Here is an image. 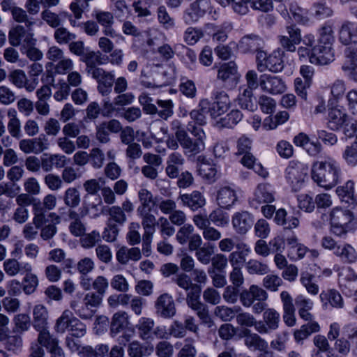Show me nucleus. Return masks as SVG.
I'll use <instances>...</instances> for the list:
<instances>
[{
  "instance_id": "nucleus-1",
  "label": "nucleus",
  "mask_w": 357,
  "mask_h": 357,
  "mask_svg": "<svg viewBox=\"0 0 357 357\" xmlns=\"http://www.w3.org/2000/svg\"><path fill=\"white\" fill-rule=\"evenodd\" d=\"M193 109L190 113L191 121L188 124V131L196 137L193 141L188 135L180 121L176 119L172 122V129L174 132L177 141L181 146L191 153H198L205 149L206 134L201 126L206 123V113L208 111L202 112L201 107Z\"/></svg>"
},
{
  "instance_id": "nucleus-2",
  "label": "nucleus",
  "mask_w": 357,
  "mask_h": 357,
  "mask_svg": "<svg viewBox=\"0 0 357 357\" xmlns=\"http://www.w3.org/2000/svg\"><path fill=\"white\" fill-rule=\"evenodd\" d=\"M340 43L349 46L344 51V61L342 66L344 73L357 82V24L344 21L338 29Z\"/></svg>"
},
{
  "instance_id": "nucleus-3",
  "label": "nucleus",
  "mask_w": 357,
  "mask_h": 357,
  "mask_svg": "<svg viewBox=\"0 0 357 357\" xmlns=\"http://www.w3.org/2000/svg\"><path fill=\"white\" fill-rule=\"evenodd\" d=\"M342 170L340 163L334 158L328 157L317 160L311 167V178L321 188L326 190L336 186L341 180Z\"/></svg>"
},
{
  "instance_id": "nucleus-4",
  "label": "nucleus",
  "mask_w": 357,
  "mask_h": 357,
  "mask_svg": "<svg viewBox=\"0 0 357 357\" xmlns=\"http://www.w3.org/2000/svg\"><path fill=\"white\" fill-rule=\"evenodd\" d=\"M315 37L312 33H306L303 38V45L297 49L299 60L309 61L314 65H328L335 60L333 47L314 45Z\"/></svg>"
},
{
  "instance_id": "nucleus-5",
  "label": "nucleus",
  "mask_w": 357,
  "mask_h": 357,
  "mask_svg": "<svg viewBox=\"0 0 357 357\" xmlns=\"http://www.w3.org/2000/svg\"><path fill=\"white\" fill-rule=\"evenodd\" d=\"M328 222L331 233L340 238L346 236L356 228L354 213L341 206H335L328 211Z\"/></svg>"
},
{
  "instance_id": "nucleus-6",
  "label": "nucleus",
  "mask_w": 357,
  "mask_h": 357,
  "mask_svg": "<svg viewBox=\"0 0 357 357\" xmlns=\"http://www.w3.org/2000/svg\"><path fill=\"white\" fill-rule=\"evenodd\" d=\"M199 106L202 112L208 110L211 119L216 122L229 109L231 100L226 92L218 91L214 93L213 102L204 99L200 101Z\"/></svg>"
},
{
  "instance_id": "nucleus-7",
  "label": "nucleus",
  "mask_w": 357,
  "mask_h": 357,
  "mask_svg": "<svg viewBox=\"0 0 357 357\" xmlns=\"http://www.w3.org/2000/svg\"><path fill=\"white\" fill-rule=\"evenodd\" d=\"M284 54L280 49L274 50L268 55L264 51H258L256 56L258 70L261 72L266 70L273 73L282 71L284 68Z\"/></svg>"
},
{
  "instance_id": "nucleus-8",
  "label": "nucleus",
  "mask_w": 357,
  "mask_h": 357,
  "mask_svg": "<svg viewBox=\"0 0 357 357\" xmlns=\"http://www.w3.org/2000/svg\"><path fill=\"white\" fill-rule=\"evenodd\" d=\"M307 165L292 160L289 162L286 169V179L292 190L296 192L300 190L304 185L308 174Z\"/></svg>"
},
{
  "instance_id": "nucleus-9",
  "label": "nucleus",
  "mask_w": 357,
  "mask_h": 357,
  "mask_svg": "<svg viewBox=\"0 0 357 357\" xmlns=\"http://www.w3.org/2000/svg\"><path fill=\"white\" fill-rule=\"evenodd\" d=\"M275 192L271 185L267 183H259L255 189L250 204L258 208L263 204H271L275 200Z\"/></svg>"
},
{
  "instance_id": "nucleus-10",
  "label": "nucleus",
  "mask_w": 357,
  "mask_h": 357,
  "mask_svg": "<svg viewBox=\"0 0 357 357\" xmlns=\"http://www.w3.org/2000/svg\"><path fill=\"white\" fill-rule=\"evenodd\" d=\"M211 9V0H196L185 9L183 20L186 24L195 23Z\"/></svg>"
},
{
  "instance_id": "nucleus-11",
  "label": "nucleus",
  "mask_w": 357,
  "mask_h": 357,
  "mask_svg": "<svg viewBox=\"0 0 357 357\" xmlns=\"http://www.w3.org/2000/svg\"><path fill=\"white\" fill-rule=\"evenodd\" d=\"M259 87L263 92L278 95L287 89L284 81L279 76L264 74L259 77Z\"/></svg>"
},
{
  "instance_id": "nucleus-12",
  "label": "nucleus",
  "mask_w": 357,
  "mask_h": 357,
  "mask_svg": "<svg viewBox=\"0 0 357 357\" xmlns=\"http://www.w3.org/2000/svg\"><path fill=\"white\" fill-rule=\"evenodd\" d=\"M215 201L221 208L229 210L238 201V191L234 187L224 185L218 188L216 192Z\"/></svg>"
},
{
  "instance_id": "nucleus-13",
  "label": "nucleus",
  "mask_w": 357,
  "mask_h": 357,
  "mask_svg": "<svg viewBox=\"0 0 357 357\" xmlns=\"http://www.w3.org/2000/svg\"><path fill=\"white\" fill-rule=\"evenodd\" d=\"M200 287H194L193 290L187 293L188 305L197 312L199 319L204 323H208L211 320L206 307L200 301Z\"/></svg>"
},
{
  "instance_id": "nucleus-14",
  "label": "nucleus",
  "mask_w": 357,
  "mask_h": 357,
  "mask_svg": "<svg viewBox=\"0 0 357 357\" xmlns=\"http://www.w3.org/2000/svg\"><path fill=\"white\" fill-rule=\"evenodd\" d=\"M280 314L273 308L266 309L263 314V321H259L257 331L261 334L268 333L279 326Z\"/></svg>"
},
{
  "instance_id": "nucleus-15",
  "label": "nucleus",
  "mask_w": 357,
  "mask_h": 357,
  "mask_svg": "<svg viewBox=\"0 0 357 357\" xmlns=\"http://www.w3.org/2000/svg\"><path fill=\"white\" fill-rule=\"evenodd\" d=\"M155 307L156 314L163 318L169 319L176 314V310L174 298L167 293H164L158 297Z\"/></svg>"
},
{
  "instance_id": "nucleus-16",
  "label": "nucleus",
  "mask_w": 357,
  "mask_h": 357,
  "mask_svg": "<svg viewBox=\"0 0 357 357\" xmlns=\"http://www.w3.org/2000/svg\"><path fill=\"white\" fill-rule=\"evenodd\" d=\"M91 75L97 80L98 91L102 96H106L112 91L115 77L114 72H106L102 68H94Z\"/></svg>"
},
{
  "instance_id": "nucleus-17",
  "label": "nucleus",
  "mask_w": 357,
  "mask_h": 357,
  "mask_svg": "<svg viewBox=\"0 0 357 357\" xmlns=\"http://www.w3.org/2000/svg\"><path fill=\"white\" fill-rule=\"evenodd\" d=\"M217 77L225 84L236 86L240 80L241 75L236 64L234 61H230L220 65Z\"/></svg>"
},
{
  "instance_id": "nucleus-18",
  "label": "nucleus",
  "mask_w": 357,
  "mask_h": 357,
  "mask_svg": "<svg viewBox=\"0 0 357 357\" xmlns=\"http://www.w3.org/2000/svg\"><path fill=\"white\" fill-rule=\"evenodd\" d=\"M288 36H280L279 41L281 46L286 50L294 52L296 51V45L303 43V38L299 28L294 25L287 26L286 28Z\"/></svg>"
},
{
  "instance_id": "nucleus-19",
  "label": "nucleus",
  "mask_w": 357,
  "mask_h": 357,
  "mask_svg": "<svg viewBox=\"0 0 357 357\" xmlns=\"http://www.w3.org/2000/svg\"><path fill=\"white\" fill-rule=\"evenodd\" d=\"M268 298L267 292L257 285H251L248 290H243L240 294V301L245 307L252 306L255 301H265Z\"/></svg>"
},
{
  "instance_id": "nucleus-20",
  "label": "nucleus",
  "mask_w": 357,
  "mask_h": 357,
  "mask_svg": "<svg viewBox=\"0 0 357 357\" xmlns=\"http://www.w3.org/2000/svg\"><path fill=\"white\" fill-rule=\"evenodd\" d=\"M244 337L245 344L250 349L265 351L268 349V343L259 335L252 333L250 330L242 328L238 334V339Z\"/></svg>"
},
{
  "instance_id": "nucleus-21",
  "label": "nucleus",
  "mask_w": 357,
  "mask_h": 357,
  "mask_svg": "<svg viewBox=\"0 0 357 357\" xmlns=\"http://www.w3.org/2000/svg\"><path fill=\"white\" fill-rule=\"evenodd\" d=\"M329 107L328 126L333 130H340L349 116L345 109L339 104L329 105Z\"/></svg>"
},
{
  "instance_id": "nucleus-22",
  "label": "nucleus",
  "mask_w": 357,
  "mask_h": 357,
  "mask_svg": "<svg viewBox=\"0 0 357 357\" xmlns=\"http://www.w3.org/2000/svg\"><path fill=\"white\" fill-rule=\"evenodd\" d=\"M38 344L47 349L51 357H65L64 351L59 346L58 340L53 337L49 331H43L38 335Z\"/></svg>"
},
{
  "instance_id": "nucleus-23",
  "label": "nucleus",
  "mask_w": 357,
  "mask_h": 357,
  "mask_svg": "<svg viewBox=\"0 0 357 357\" xmlns=\"http://www.w3.org/2000/svg\"><path fill=\"white\" fill-rule=\"evenodd\" d=\"M96 19L98 23L103 27L102 32L105 36H110L112 38H117V41H124L125 38L116 33L114 29L112 27L114 22V17L111 13L98 11L95 15Z\"/></svg>"
},
{
  "instance_id": "nucleus-24",
  "label": "nucleus",
  "mask_w": 357,
  "mask_h": 357,
  "mask_svg": "<svg viewBox=\"0 0 357 357\" xmlns=\"http://www.w3.org/2000/svg\"><path fill=\"white\" fill-rule=\"evenodd\" d=\"M280 298L283 307L284 322L287 326L292 327L296 324L295 307L293 304L292 297L287 291H282L280 293Z\"/></svg>"
},
{
  "instance_id": "nucleus-25",
  "label": "nucleus",
  "mask_w": 357,
  "mask_h": 357,
  "mask_svg": "<svg viewBox=\"0 0 357 357\" xmlns=\"http://www.w3.org/2000/svg\"><path fill=\"white\" fill-rule=\"evenodd\" d=\"M231 222L233 227L237 233L245 234L252 226L253 216L245 211L236 212L232 216Z\"/></svg>"
},
{
  "instance_id": "nucleus-26",
  "label": "nucleus",
  "mask_w": 357,
  "mask_h": 357,
  "mask_svg": "<svg viewBox=\"0 0 357 357\" xmlns=\"http://www.w3.org/2000/svg\"><path fill=\"white\" fill-rule=\"evenodd\" d=\"M9 79L16 87L25 88L29 92L34 91L38 85L37 79L29 81L26 75L22 70H15L11 72L9 75Z\"/></svg>"
},
{
  "instance_id": "nucleus-27",
  "label": "nucleus",
  "mask_w": 357,
  "mask_h": 357,
  "mask_svg": "<svg viewBox=\"0 0 357 357\" xmlns=\"http://www.w3.org/2000/svg\"><path fill=\"white\" fill-rule=\"evenodd\" d=\"M3 269L7 275L15 276L24 274V272L33 271L32 265L27 261H19L17 259H8L3 263Z\"/></svg>"
},
{
  "instance_id": "nucleus-28",
  "label": "nucleus",
  "mask_w": 357,
  "mask_h": 357,
  "mask_svg": "<svg viewBox=\"0 0 357 357\" xmlns=\"http://www.w3.org/2000/svg\"><path fill=\"white\" fill-rule=\"evenodd\" d=\"M288 245V257L290 259L296 261L304 257L308 249L303 244L298 243L296 235L291 234L287 238Z\"/></svg>"
},
{
  "instance_id": "nucleus-29",
  "label": "nucleus",
  "mask_w": 357,
  "mask_h": 357,
  "mask_svg": "<svg viewBox=\"0 0 357 357\" xmlns=\"http://www.w3.org/2000/svg\"><path fill=\"white\" fill-rule=\"evenodd\" d=\"M333 254L344 263L353 264L357 261L356 250L351 244L347 242L340 243Z\"/></svg>"
},
{
  "instance_id": "nucleus-30",
  "label": "nucleus",
  "mask_w": 357,
  "mask_h": 357,
  "mask_svg": "<svg viewBox=\"0 0 357 357\" xmlns=\"http://www.w3.org/2000/svg\"><path fill=\"white\" fill-rule=\"evenodd\" d=\"M33 326L40 334L43 331H48L46 328L48 319V311L45 306L38 304L33 310Z\"/></svg>"
},
{
  "instance_id": "nucleus-31",
  "label": "nucleus",
  "mask_w": 357,
  "mask_h": 357,
  "mask_svg": "<svg viewBox=\"0 0 357 357\" xmlns=\"http://www.w3.org/2000/svg\"><path fill=\"white\" fill-rule=\"evenodd\" d=\"M8 117L7 128L9 134L14 138L20 139L22 136L21 121L15 108L10 107L6 111Z\"/></svg>"
},
{
  "instance_id": "nucleus-32",
  "label": "nucleus",
  "mask_w": 357,
  "mask_h": 357,
  "mask_svg": "<svg viewBox=\"0 0 357 357\" xmlns=\"http://www.w3.org/2000/svg\"><path fill=\"white\" fill-rule=\"evenodd\" d=\"M182 204L195 211L206 204V199L199 191H193L190 194H183L179 197Z\"/></svg>"
},
{
  "instance_id": "nucleus-33",
  "label": "nucleus",
  "mask_w": 357,
  "mask_h": 357,
  "mask_svg": "<svg viewBox=\"0 0 357 357\" xmlns=\"http://www.w3.org/2000/svg\"><path fill=\"white\" fill-rule=\"evenodd\" d=\"M319 298L326 308L328 306L341 308L344 305V301L341 294L335 289H328L322 291L319 295Z\"/></svg>"
},
{
  "instance_id": "nucleus-34",
  "label": "nucleus",
  "mask_w": 357,
  "mask_h": 357,
  "mask_svg": "<svg viewBox=\"0 0 357 357\" xmlns=\"http://www.w3.org/2000/svg\"><path fill=\"white\" fill-rule=\"evenodd\" d=\"M232 29V25L229 22L222 24L220 27L214 24H208L206 25V31L212 34L213 41L222 43L226 41L228 38V33Z\"/></svg>"
},
{
  "instance_id": "nucleus-35",
  "label": "nucleus",
  "mask_w": 357,
  "mask_h": 357,
  "mask_svg": "<svg viewBox=\"0 0 357 357\" xmlns=\"http://www.w3.org/2000/svg\"><path fill=\"white\" fill-rule=\"evenodd\" d=\"M317 44L326 47H333L335 42L333 26L330 22L323 24L317 31Z\"/></svg>"
},
{
  "instance_id": "nucleus-36",
  "label": "nucleus",
  "mask_w": 357,
  "mask_h": 357,
  "mask_svg": "<svg viewBox=\"0 0 357 357\" xmlns=\"http://www.w3.org/2000/svg\"><path fill=\"white\" fill-rule=\"evenodd\" d=\"M82 60L91 73L94 68H96L97 65L106 64L108 62V58L103 56L100 52L91 51L89 48L86 49Z\"/></svg>"
},
{
  "instance_id": "nucleus-37",
  "label": "nucleus",
  "mask_w": 357,
  "mask_h": 357,
  "mask_svg": "<svg viewBox=\"0 0 357 357\" xmlns=\"http://www.w3.org/2000/svg\"><path fill=\"white\" fill-rule=\"evenodd\" d=\"M236 101L243 109L252 112L257 109V105L253 101V91L250 89L241 87Z\"/></svg>"
},
{
  "instance_id": "nucleus-38",
  "label": "nucleus",
  "mask_w": 357,
  "mask_h": 357,
  "mask_svg": "<svg viewBox=\"0 0 357 357\" xmlns=\"http://www.w3.org/2000/svg\"><path fill=\"white\" fill-rule=\"evenodd\" d=\"M75 319V317L71 311L65 310L55 321L54 326L55 332L59 334H64L68 332Z\"/></svg>"
},
{
  "instance_id": "nucleus-39",
  "label": "nucleus",
  "mask_w": 357,
  "mask_h": 357,
  "mask_svg": "<svg viewBox=\"0 0 357 357\" xmlns=\"http://www.w3.org/2000/svg\"><path fill=\"white\" fill-rule=\"evenodd\" d=\"M130 324L129 317L125 312H116L112 319L110 333L112 336L116 335L126 328Z\"/></svg>"
},
{
  "instance_id": "nucleus-40",
  "label": "nucleus",
  "mask_w": 357,
  "mask_h": 357,
  "mask_svg": "<svg viewBox=\"0 0 357 357\" xmlns=\"http://www.w3.org/2000/svg\"><path fill=\"white\" fill-rule=\"evenodd\" d=\"M346 89L344 81L342 79L335 80L330 86L331 97L328 100V105L339 104L345 94Z\"/></svg>"
},
{
  "instance_id": "nucleus-41",
  "label": "nucleus",
  "mask_w": 357,
  "mask_h": 357,
  "mask_svg": "<svg viewBox=\"0 0 357 357\" xmlns=\"http://www.w3.org/2000/svg\"><path fill=\"white\" fill-rule=\"evenodd\" d=\"M167 166L166 167L167 174L172 178L178 176L180 167L184 163V158L178 153H173L168 157Z\"/></svg>"
},
{
  "instance_id": "nucleus-42",
  "label": "nucleus",
  "mask_w": 357,
  "mask_h": 357,
  "mask_svg": "<svg viewBox=\"0 0 357 357\" xmlns=\"http://www.w3.org/2000/svg\"><path fill=\"white\" fill-rule=\"evenodd\" d=\"M141 258V252L138 248H121L116 252V259L122 264H127L130 260L138 261Z\"/></svg>"
},
{
  "instance_id": "nucleus-43",
  "label": "nucleus",
  "mask_w": 357,
  "mask_h": 357,
  "mask_svg": "<svg viewBox=\"0 0 357 357\" xmlns=\"http://www.w3.org/2000/svg\"><path fill=\"white\" fill-rule=\"evenodd\" d=\"M336 193L342 202L349 204L354 203V199L357 197L354 192V183L352 181H348L344 185L337 187Z\"/></svg>"
},
{
  "instance_id": "nucleus-44",
  "label": "nucleus",
  "mask_w": 357,
  "mask_h": 357,
  "mask_svg": "<svg viewBox=\"0 0 357 357\" xmlns=\"http://www.w3.org/2000/svg\"><path fill=\"white\" fill-rule=\"evenodd\" d=\"M342 158L347 166L351 167L357 166V135L354 142L344 147Z\"/></svg>"
},
{
  "instance_id": "nucleus-45",
  "label": "nucleus",
  "mask_w": 357,
  "mask_h": 357,
  "mask_svg": "<svg viewBox=\"0 0 357 357\" xmlns=\"http://www.w3.org/2000/svg\"><path fill=\"white\" fill-rule=\"evenodd\" d=\"M138 198L140 205L137 212H144L145 211H153L155 204L152 193L146 188H142L138 192Z\"/></svg>"
},
{
  "instance_id": "nucleus-46",
  "label": "nucleus",
  "mask_w": 357,
  "mask_h": 357,
  "mask_svg": "<svg viewBox=\"0 0 357 357\" xmlns=\"http://www.w3.org/2000/svg\"><path fill=\"white\" fill-rule=\"evenodd\" d=\"M154 326L155 322L153 319L149 317H141L136 325L139 337L144 340L151 339Z\"/></svg>"
},
{
  "instance_id": "nucleus-47",
  "label": "nucleus",
  "mask_w": 357,
  "mask_h": 357,
  "mask_svg": "<svg viewBox=\"0 0 357 357\" xmlns=\"http://www.w3.org/2000/svg\"><path fill=\"white\" fill-rule=\"evenodd\" d=\"M263 44L261 38L255 35H248L243 37L239 44V48L246 52L250 51L258 50Z\"/></svg>"
},
{
  "instance_id": "nucleus-48",
  "label": "nucleus",
  "mask_w": 357,
  "mask_h": 357,
  "mask_svg": "<svg viewBox=\"0 0 357 357\" xmlns=\"http://www.w3.org/2000/svg\"><path fill=\"white\" fill-rule=\"evenodd\" d=\"M238 249H242L241 252H233L229 255V262L233 268H241L240 266L245 262L244 255L251 252V248L246 244H238Z\"/></svg>"
},
{
  "instance_id": "nucleus-49",
  "label": "nucleus",
  "mask_w": 357,
  "mask_h": 357,
  "mask_svg": "<svg viewBox=\"0 0 357 357\" xmlns=\"http://www.w3.org/2000/svg\"><path fill=\"white\" fill-rule=\"evenodd\" d=\"M243 118L241 112L238 109L231 110L225 116L220 118L216 121V126L219 128H231L236 125Z\"/></svg>"
},
{
  "instance_id": "nucleus-50",
  "label": "nucleus",
  "mask_w": 357,
  "mask_h": 357,
  "mask_svg": "<svg viewBox=\"0 0 357 357\" xmlns=\"http://www.w3.org/2000/svg\"><path fill=\"white\" fill-rule=\"evenodd\" d=\"M24 276L22 281V290L26 295L32 294L36 290L39 280L38 276L32 271L24 272Z\"/></svg>"
},
{
  "instance_id": "nucleus-51",
  "label": "nucleus",
  "mask_w": 357,
  "mask_h": 357,
  "mask_svg": "<svg viewBox=\"0 0 357 357\" xmlns=\"http://www.w3.org/2000/svg\"><path fill=\"white\" fill-rule=\"evenodd\" d=\"M153 351L151 344L142 345L138 341H134L129 345L128 353L130 357H143Z\"/></svg>"
},
{
  "instance_id": "nucleus-52",
  "label": "nucleus",
  "mask_w": 357,
  "mask_h": 357,
  "mask_svg": "<svg viewBox=\"0 0 357 357\" xmlns=\"http://www.w3.org/2000/svg\"><path fill=\"white\" fill-rule=\"evenodd\" d=\"M220 207L215 208L209 214V220L215 226L226 227L229 223V215Z\"/></svg>"
},
{
  "instance_id": "nucleus-53",
  "label": "nucleus",
  "mask_w": 357,
  "mask_h": 357,
  "mask_svg": "<svg viewBox=\"0 0 357 357\" xmlns=\"http://www.w3.org/2000/svg\"><path fill=\"white\" fill-rule=\"evenodd\" d=\"M65 204L70 208H76L81 202L80 192L75 187H70L66 190L63 195Z\"/></svg>"
},
{
  "instance_id": "nucleus-54",
  "label": "nucleus",
  "mask_w": 357,
  "mask_h": 357,
  "mask_svg": "<svg viewBox=\"0 0 357 357\" xmlns=\"http://www.w3.org/2000/svg\"><path fill=\"white\" fill-rule=\"evenodd\" d=\"M218 170L214 165L207 162H202L198 167L199 174L209 182L215 181Z\"/></svg>"
},
{
  "instance_id": "nucleus-55",
  "label": "nucleus",
  "mask_w": 357,
  "mask_h": 357,
  "mask_svg": "<svg viewBox=\"0 0 357 357\" xmlns=\"http://www.w3.org/2000/svg\"><path fill=\"white\" fill-rule=\"evenodd\" d=\"M314 276L309 273H302L301 275L300 281L302 285L305 288L308 294L316 296L318 294L319 287L314 282Z\"/></svg>"
},
{
  "instance_id": "nucleus-56",
  "label": "nucleus",
  "mask_w": 357,
  "mask_h": 357,
  "mask_svg": "<svg viewBox=\"0 0 357 357\" xmlns=\"http://www.w3.org/2000/svg\"><path fill=\"white\" fill-rule=\"evenodd\" d=\"M152 211H145L143 212H137L139 216L142 218V224L145 230V234L153 235L154 231V226L156 222L155 218L151 214Z\"/></svg>"
},
{
  "instance_id": "nucleus-57",
  "label": "nucleus",
  "mask_w": 357,
  "mask_h": 357,
  "mask_svg": "<svg viewBox=\"0 0 357 357\" xmlns=\"http://www.w3.org/2000/svg\"><path fill=\"white\" fill-rule=\"evenodd\" d=\"M27 32L22 26H17L13 28L8 34L10 44L15 47L20 46Z\"/></svg>"
},
{
  "instance_id": "nucleus-58",
  "label": "nucleus",
  "mask_w": 357,
  "mask_h": 357,
  "mask_svg": "<svg viewBox=\"0 0 357 357\" xmlns=\"http://www.w3.org/2000/svg\"><path fill=\"white\" fill-rule=\"evenodd\" d=\"M291 20L292 22H296L305 24L309 22L307 12L296 5H293L290 8Z\"/></svg>"
},
{
  "instance_id": "nucleus-59",
  "label": "nucleus",
  "mask_w": 357,
  "mask_h": 357,
  "mask_svg": "<svg viewBox=\"0 0 357 357\" xmlns=\"http://www.w3.org/2000/svg\"><path fill=\"white\" fill-rule=\"evenodd\" d=\"M204 33L202 29L196 27H188L184 32V41L189 45L196 44L202 37Z\"/></svg>"
},
{
  "instance_id": "nucleus-60",
  "label": "nucleus",
  "mask_w": 357,
  "mask_h": 357,
  "mask_svg": "<svg viewBox=\"0 0 357 357\" xmlns=\"http://www.w3.org/2000/svg\"><path fill=\"white\" fill-rule=\"evenodd\" d=\"M103 300V296L95 292L87 293L84 298V307L87 308L89 310H94L95 308L101 305Z\"/></svg>"
},
{
  "instance_id": "nucleus-61",
  "label": "nucleus",
  "mask_w": 357,
  "mask_h": 357,
  "mask_svg": "<svg viewBox=\"0 0 357 357\" xmlns=\"http://www.w3.org/2000/svg\"><path fill=\"white\" fill-rule=\"evenodd\" d=\"M104 183V179L102 178H91L85 181L83 183V188L86 192L87 197L89 195H96L101 189L102 184Z\"/></svg>"
},
{
  "instance_id": "nucleus-62",
  "label": "nucleus",
  "mask_w": 357,
  "mask_h": 357,
  "mask_svg": "<svg viewBox=\"0 0 357 357\" xmlns=\"http://www.w3.org/2000/svg\"><path fill=\"white\" fill-rule=\"evenodd\" d=\"M158 19L159 23L163 26L164 29L168 30L172 29L175 26L174 20L168 14L165 7L160 6L158 9Z\"/></svg>"
},
{
  "instance_id": "nucleus-63",
  "label": "nucleus",
  "mask_w": 357,
  "mask_h": 357,
  "mask_svg": "<svg viewBox=\"0 0 357 357\" xmlns=\"http://www.w3.org/2000/svg\"><path fill=\"white\" fill-rule=\"evenodd\" d=\"M258 104L261 112L264 114H272L276 108L275 100L266 95H261L258 99Z\"/></svg>"
},
{
  "instance_id": "nucleus-64",
  "label": "nucleus",
  "mask_w": 357,
  "mask_h": 357,
  "mask_svg": "<svg viewBox=\"0 0 357 357\" xmlns=\"http://www.w3.org/2000/svg\"><path fill=\"white\" fill-rule=\"evenodd\" d=\"M312 85V82L303 80L301 77H296L294 79V87L296 94L302 99L306 100L307 98V89Z\"/></svg>"
}]
</instances>
